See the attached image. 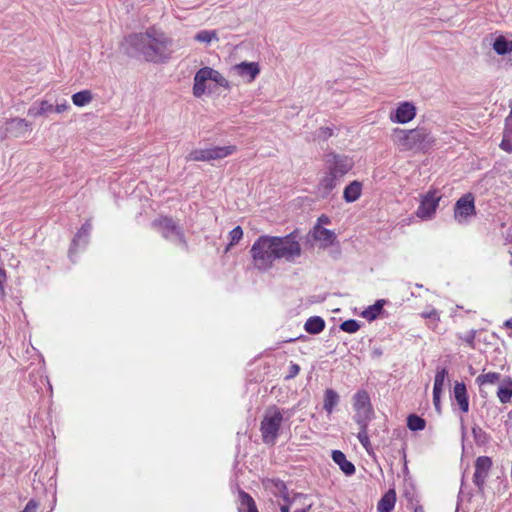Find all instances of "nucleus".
<instances>
[{
	"label": "nucleus",
	"mask_w": 512,
	"mask_h": 512,
	"mask_svg": "<svg viewBox=\"0 0 512 512\" xmlns=\"http://www.w3.org/2000/svg\"><path fill=\"white\" fill-rule=\"evenodd\" d=\"M312 237L323 247L332 246L337 239L334 231L326 229L320 225H315L312 230Z\"/></svg>",
	"instance_id": "obj_15"
},
{
	"label": "nucleus",
	"mask_w": 512,
	"mask_h": 512,
	"mask_svg": "<svg viewBox=\"0 0 512 512\" xmlns=\"http://www.w3.org/2000/svg\"><path fill=\"white\" fill-rule=\"evenodd\" d=\"M250 255L253 267L263 272L270 270L276 260L294 262L302 255L298 231L285 236L262 235L252 244Z\"/></svg>",
	"instance_id": "obj_1"
},
{
	"label": "nucleus",
	"mask_w": 512,
	"mask_h": 512,
	"mask_svg": "<svg viewBox=\"0 0 512 512\" xmlns=\"http://www.w3.org/2000/svg\"><path fill=\"white\" fill-rule=\"evenodd\" d=\"M333 461L339 465L340 469L346 475H352L355 473V466L346 459L345 454L340 450H334L332 452Z\"/></svg>",
	"instance_id": "obj_19"
},
{
	"label": "nucleus",
	"mask_w": 512,
	"mask_h": 512,
	"mask_svg": "<svg viewBox=\"0 0 512 512\" xmlns=\"http://www.w3.org/2000/svg\"><path fill=\"white\" fill-rule=\"evenodd\" d=\"M68 108L69 105L67 104V102H64L61 104H57L56 106H53V111H55L56 113H62L65 112Z\"/></svg>",
	"instance_id": "obj_47"
},
{
	"label": "nucleus",
	"mask_w": 512,
	"mask_h": 512,
	"mask_svg": "<svg viewBox=\"0 0 512 512\" xmlns=\"http://www.w3.org/2000/svg\"><path fill=\"white\" fill-rule=\"evenodd\" d=\"M493 49L498 55H505L512 52V41L507 40L504 36H498L494 43Z\"/></svg>",
	"instance_id": "obj_24"
},
{
	"label": "nucleus",
	"mask_w": 512,
	"mask_h": 512,
	"mask_svg": "<svg viewBox=\"0 0 512 512\" xmlns=\"http://www.w3.org/2000/svg\"><path fill=\"white\" fill-rule=\"evenodd\" d=\"M37 508H38V503L35 500L31 499L27 503L26 507L20 512H36Z\"/></svg>",
	"instance_id": "obj_44"
},
{
	"label": "nucleus",
	"mask_w": 512,
	"mask_h": 512,
	"mask_svg": "<svg viewBox=\"0 0 512 512\" xmlns=\"http://www.w3.org/2000/svg\"><path fill=\"white\" fill-rule=\"evenodd\" d=\"M497 397L502 404L509 403L512 398V378L505 377L500 381Z\"/></svg>",
	"instance_id": "obj_18"
},
{
	"label": "nucleus",
	"mask_w": 512,
	"mask_h": 512,
	"mask_svg": "<svg viewBox=\"0 0 512 512\" xmlns=\"http://www.w3.org/2000/svg\"><path fill=\"white\" fill-rule=\"evenodd\" d=\"M353 408L357 414L369 415L372 413L370 396L367 391L359 390L353 396Z\"/></svg>",
	"instance_id": "obj_13"
},
{
	"label": "nucleus",
	"mask_w": 512,
	"mask_h": 512,
	"mask_svg": "<svg viewBox=\"0 0 512 512\" xmlns=\"http://www.w3.org/2000/svg\"><path fill=\"white\" fill-rule=\"evenodd\" d=\"M447 376L448 371L446 368L438 369L434 378L433 390L443 391Z\"/></svg>",
	"instance_id": "obj_28"
},
{
	"label": "nucleus",
	"mask_w": 512,
	"mask_h": 512,
	"mask_svg": "<svg viewBox=\"0 0 512 512\" xmlns=\"http://www.w3.org/2000/svg\"><path fill=\"white\" fill-rule=\"evenodd\" d=\"M501 375L497 372L482 373L476 378V383L479 386L485 384H495L500 380Z\"/></svg>",
	"instance_id": "obj_26"
},
{
	"label": "nucleus",
	"mask_w": 512,
	"mask_h": 512,
	"mask_svg": "<svg viewBox=\"0 0 512 512\" xmlns=\"http://www.w3.org/2000/svg\"><path fill=\"white\" fill-rule=\"evenodd\" d=\"M414 512H423L422 508H416Z\"/></svg>",
	"instance_id": "obj_53"
},
{
	"label": "nucleus",
	"mask_w": 512,
	"mask_h": 512,
	"mask_svg": "<svg viewBox=\"0 0 512 512\" xmlns=\"http://www.w3.org/2000/svg\"><path fill=\"white\" fill-rule=\"evenodd\" d=\"M382 309V304L377 302L373 307H371L372 318L376 317V314L379 313Z\"/></svg>",
	"instance_id": "obj_50"
},
{
	"label": "nucleus",
	"mask_w": 512,
	"mask_h": 512,
	"mask_svg": "<svg viewBox=\"0 0 512 512\" xmlns=\"http://www.w3.org/2000/svg\"><path fill=\"white\" fill-rule=\"evenodd\" d=\"M441 196L436 190H429L421 197L420 205L417 208L416 215L421 219H428L433 216L439 205Z\"/></svg>",
	"instance_id": "obj_6"
},
{
	"label": "nucleus",
	"mask_w": 512,
	"mask_h": 512,
	"mask_svg": "<svg viewBox=\"0 0 512 512\" xmlns=\"http://www.w3.org/2000/svg\"><path fill=\"white\" fill-rule=\"evenodd\" d=\"M358 423L361 426V430L358 433L357 438L363 447L369 452L370 440L366 431V423L363 420H360Z\"/></svg>",
	"instance_id": "obj_31"
},
{
	"label": "nucleus",
	"mask_w": 512,
	"mask_h": 512,
	"mask_svg": "<svg viewBox=\"0 0 512 512\" xmlns=\"http://www.w3.org/2000/svg\"><path fill=\"white\" fill-rule=\"evenodd\" d=\"M205 83L206 82L199 81L196 76L194 77V85H193L194 96L201 97L205 93V90H206Z\"/></svg>",
	"instance_id": "obj_39"
},
{
	"label": "nucleus",
	"mask_w": 512,
	"mask_h": 512,
	"mask_svg": "<svg viewBox=\"0 0 512 512\" xmlns=\"http://www.w3.org/2000/svg\"><path fill=\"white\" fill-rule=\"evenodd\" d=\"M311 508V505H308L307 508H303V509H299V510H296L294 512H308V510Z\"/></svg>",
	"instance_id": "obj_52"
},
{
	"label": "nucleus",
	"mask_w": 512,
	"mask_h": 512,
	"mask_svg": "<svg viewBox=\"0 0 512 512\" xmlns=\"http://www.w3.org/2000/svg\"><path fill=\"white\" fill-rule=\"evenodd\" d=\"M239 496L241 504L247 508L248 512H258L254 499L248 493L240 491Z\"/></svg>",
	"instance_id": "obj_29"
},
{
	"label": "nucleus",
	"mask_w": 512,
	"mask_h": 512,
	"mask_svg": "<svg viewBox=\"0 0 512 512\" xmlns=\"http://www.w3.org/2000/svg\"><path fill=\"white\" fill-rule=\"evenodd\" d=\"M323 162L324 166L316 189L322 198H326L338 186L341 179L352 170L354 162L349 156L335 152L324 154Z\"/></svg>",
	"instance_id": "obj_3"
},
{
	"label": "nucleus",
	"mask_w": 512,
	"mask_h": 512,
	"mask_svg": "<svg viewBox=\"0 0 512 512\" xmlns=\"http://www.w3.org/2000/svg\"><path fill=\"white\" fill-rule=\"evenodd\" d=\"M230 242L226 247V251H228L231 247L238 244L239 241L243 238V230L240 226H236L229 233Z\"/></svg>",
	"instance_id": "obj_30"
},
{
	"label": "nucleus",
	"mask_w": 512,
	"mask_h": 512,
	"mask_svg": "<svg viewBox=\"0 0 512 512\" xmlns=\"http://www.w3.org/2000/svg\"><path fill=\"white\" fill-rule=\"evenodd\" d=\"M499 147L507 153L512 152V136L509 133L508 128H505L503 139H502Z\"/></svg>",
	"instance_id": "obj_36"
},
{
	"label": "nucleus",
	"mask_w": 512,
	"mask_h": 512,
	"mask_svg": "<svg viewBox=\"0 0 512 512\" xmlns=\"http://www.w3.org/2000/svg\"><path fill=\"white\" fill-rule=\"evenodd\" d=\"M211 80L217 83L219 86L224 87L226 89L230 87L228 80L225 77H223L222 74L219 73L217 70L213 69Z\"/></svg>",
	"instance_id": "obj_38"
},
{
	"label": "nucleus",
	"mask_w": 512,
	"mask_h": 512,
	"mask_svg": "<svg viewBox=\"0 0 512 512\" xmlns=\"http://www.w3.org/2000/svg\"><path fill=\"white\" fill-rule=\"evenodd\" d=\"M475 214V197L472 193H466L456 201L454 206L455 219L462 221Z\"/></svg>",
	"instance_id": "obj_8"
},
{
	"label": "nucleus",
	"mask_w": 512,
	"mask_h": 512,
	"mask_svg": "<svg viewBox=\"0 0 512 512\" xmlns=\"http://www.w3.org/2000/svg\"><path fill=\"white\" fill-rule=\"evenodd\" d=\"M51 111H53V105L49 104L47 101H41L39 109L36 111L34 109H29L28 113L33 116H42Z\"/></svg>",
	"instance_id": "obj_32"
},
{
	"label": "nucleus",
	"mask_w": 512,
	"mask_h": 512,
	"mask_svg": "<svg viewBox=\"0 0 512 512\" xmlns=\"http://www.w3.org/2000/svg\"><path fill=\"white\" fill-rule=\"evenodd\" d=\"M262 485L275 497H281L285 502H289L290 495L286 484L278 478H265L262 480Z\"/></svg>",
	"instance_id": "obj_11"
},
{
	"label": "nucleus",
	"mask_w": 512,
	"mask_h": 512,
	"mask_svg": "<svg viewBox=\"0 0 512 512\" xmlns=\"http://www.w3.org/2000/svg\"><path fill=\"white\" fill-rule=\"evenodd\" d=\"M127 44L147 62L163 63L172 55V39L163 31L150 27L126 38Z\"/></svg>",
	"instance_id": "obj_2"
},
{
	"label": "nucleus",
	"mask_w": 512,
	"mask_h": 512,
	"mask_svg": "<svg viewBox=\"0 0 512 512\" xmlns=\"http://www.w3.org/2000/svg\"><path fill=\"white\" fill-rule=\"evenodd\" d=\"M339 402V395L336 391H334L333 389H326L325 390V394H324V403H323V408L324 410L330 414L332 413L334 407L338 404Z\"/></svg>",
	"instance_id": "obj_23"
},
{
	"label": "nucleus",
	"mask_w": 512,
	"mask_h": 512,
	"mask_svg": "<svg viewBox=\"0 0 512 512\" xmlns=\"http://www.w3.org/2000/svg\"><path fill=\"white\" fill-rule=\"evenodd\" d=\"M152 227L158 230L165 239L171 236H177L181 240L184 238L182 230L172 217L160 215L152 222Z\"/></svg>",
	"instance_id": "obj_7"
},
{
	"label": "nucleus",
	"mask_w": 512,
	"mask_h": 512,
	"mask_svg": "<svg viewBox=\"0 0 512 512\" xmlns=\"http://www.w3.org/2000/svg\"><path fill=\"white\" fill-rule=\"evenodd\" d=\"M453 394L455 403L458 405L459 410L462 413H467L469 410V400L465 384L463 382H456Z\"/></svg>",
	"instance_id": "obj_16"
},
{
	"label": "nucleus",
	"mask_w": 512,
	"mask_h": 512,
	"mask_svg": "<svg viewBox=\"0 0 512 512\" xmlns=\"http://www.w3.org/2000/svg\"><path fill=\"white\" fill-rule=\"evenodd\" d=\"M340 329L347 333H355L360 329V325L356 320L349 319L341 323Z\"/></svg>",
	"instance_id": "obj_33"
},
{
	"label": "nucleus",
	"mask_w": 512,
	"mask_h": 512,
	"mask_svg": "<svg viewBox=\"0 0 512 512\" xmlns=\"http://www.w3.org/2000/svg\"><path fill=\"white\" fill-rule=\"evenodd\" d=\"M330 223H331L330 218L327 215L322 214L321 216L318 217L316 225L322 226V225H328Z\"/></svg>",
	"instance_id": "obj_48"
},
{
	"label": "nucleus",
	"mask_w": 512,
	"mask_h": 512,
	"mask_svg": "<svg viewBox=\"0 0 512 512\" xmlns=\"http://www.w3.org/2000/svg\"><path fill=\"white\" fill-rule=\"evenodd\" d=\"M332 136L333 129L330 127H321L317 132V138L322 141H326Z\"/></svg>",
	"instance_id": "obj_40"
},
{
	"label": "nucleus",
	"mask_w": 512,
	"mask_h": 512,
	"mask_svg": "<svg viewBox=\"0 0 512 512\" xmlns=\"http://www.w3.org/2000/svg\"><path fill=\"white\" fill-rule=\"evenodd\" d=\"M393 143L402 151H419L427 147L429 133L424 128L393 130Z\"/></svg>",
	"instance_id": "obj_4"
},
{
	"label": "nucleus",
	"mask_w": 512,
	"mask_h": 512,
	"mask_svg": "<svg viewBox=\"0 0 512 512\" xmlns=\"http://www.w3.org/2000/svg\"><path fill=\"white\" fill-rule=\"evenodd\" d=\"M282 418H263L261 422V431L263 441L267 444L274 443Z\"/></svg>",
	"instance_id": "obj_12"
},
{
	"label": "nucleus",
	"mask_w": 512,
	"mask_h": 512,
	"mask_svg": "<svg viewBox=\"0 0 512 512\" xmlns=\"http://www.w3.org/2000/svg\"><path fill=\"white\" fill-rule=\"evenodd\" d=\"M492 466V461L489 457L481 456L478 457L475 462V472L473 476V482L478 487L479 490H482L484 484L486 482V478L488 477L489 471Z\"/></svg>",
	"instance_id": "obj_9"
},
{
	"label": "nucleus",
	"mask_w": 512,
	"mask_h": 512,
	"mask_svg": "<svg viewBox=\"0 0 512 512\" xmlns=\"http://www.w3.org/2000/svg\"><path fill=\"white\" fill-rule=\"evenodd\" d=\"M506 128H508V131L512 136V107L508 117L506 118Z\"/></svg>",
	"instance_id": "obj_49"
},
{
	"label": "nucleus",
	"mask_w": 512,
	"mask_h": 512,
	"mask_svg": "<svg viewBox=\"0 0 512 512\" xmlns=\"http://www.w3.org/2000/svg\"><path fill=\"white\" fill-rule=\"evenodd\" d=\"M472 432L477 442L483 443L485 441V435L481 428L473 427Z\"/></svg>",
	"instance_id": "obj_43"
},
{
	"label": "nucleus",
	"mask_w": 512,
	"mask_h": 512,
	"mask_svg": "<svg viewBox=\"0 0 512 512\" xmlns=\"http://www.w3.org/2000/svg\"><path fill=\"white\" fill-rule=\"evenodd\" d=\"M363 185L360 181L354 180L350 182L343 191V199L347 203L357 201L362 195Z\"/></svg>",
	"instance_id": "obj_17"
},
{
	"label": "nucleus",
	"mask_w": 512,
	"mask_h": 512,
	"mask_svg": "<svg viewBox=\"0 0 512 512\" xmlns=\"http://www.w3.org/2000/svg\"><path fill=\"white\" fill-rule=\"evenodd\" d=\"M195 40L209 44L212 41H218V35L215 30H201L195 35Z\"/></svg>",
	"instance_id": "obj_27"
},
{
	"label": "nucleus",
	"mask_w": 512,
	"mask_h": 512,
	"mask_svg": "<svg viewBox=\"0 0 512 512\" xmlns=\"http://www.w3.org/2000/svg\"><path fill=\"white\" fill-rule=\"evenodd\" d=\"M300 372V366L296 363H291L289 366V372L286 375L285 379H292L296 377Z\"/></svg>",
	"instance_id": "obj_42"
},
{
	"label": "nucleus",
	"mask_w": 512,
	"mask_h": 512,
	"mask_svg": "<svg viewBox=\"0 0 512 512\" xmlns=\"http://www.w3.org/2000/svg\"><path fill=\"white\" fill-rule=\"evenodd\" d=\"M416 116V107L411 102H402L398 105L390 119L394 123L405 124L413 120Z\"/></svg>",
	"instance_id": "obj_10"
},
{
	"label": "nucleus",
	"mask_w": 512,
	"mask_h": 512,
	"mask_svg": "<svg viewBox=\"0 0 512 512\" xmlns=\"http://www.w3.org/2000/svg\"><path fill=\"white\" fill-rule=\"evenodd\" d=\"M441 394H442V391H436V390H433V403L437 409L438 412L439 411V404H440V398H441Z\"/></svg>",
	"instance_id": "obj_46"
},
{
	"label": "nucleus",
	"mask_w": 512,
	"mask_h": 512,
	"mask_svg": "<svg viewBox=\"0 0 512 512\" xmlns=\"http://www.w3.org/2000/svg\"><path fill=\"white\" fill-rule=\"evenodd\" d=\"M303 495L300 493H295L293 498L289 500V502H285V504L281 505L280 510L281 512H289L290 511V504L295 500L297 497H302Z\"/></svg>",
	"instance_id": "obj_45"
},
{
	"label": "nucleus",
	"mask_w": 512,
	"mask_h": 512,
	"mask_svg": "<svg viewBox=\"0 0 512 512\" xmlns=\"http://www.w3.org/2000/svg\"><path fill=\"white\" fill-rule=\"evenodd\" d=\"M12 125H15L16 128H18L22 132H26L29 130V123L25 119L16 118L11 121Z\"/></svg>",
	"instance_id": "obj_41"
},
{
	"label": "nucleus",
	"mask_w": 512,
	"mask_h": 512,
	"mask_svg": "<svg viewBox=\"0 0 512 512\" xmlns=\"http://www.w3.org/2000/svg\"><path fill=\"white\" fill-rule=\"evenodd\" d=\"M304 328L310 334H318L324 330L325 321L319 316L310 317L305 322Z\"/></svg>",
	"instance_id": "obj_21"
},
{
	"label": "nucleus",
	"mask_w": 512,
	"mask_h": 512,
	"mask_svg": "<svg viewBox=\"0 0 512 512\" xmlns=\"http://www.w3.org/2000/svg\"><path fill=\"white\" fill-rule=\"evenodd\" d=\"M93 99L90 90H82L72 95V102L78 107H83L89 104Z\"/></svg>",
	"instance_id": "obj_25"
},
{
	"label": "nucleus",
	"mask_w": 512,
	"mask_h": 512,
	"mask_svg": "<svg viewBox=\"0 0 512 512\" xmlns=\"http://www.w3.org/2000/svg\"><path fill=\"white\" fill-rule=\"evenodd\" d=\"M458 338L465 343L469 348L475 349V338H476V331L470 330L464 335L459 334Z\"/></svg>",
	"instance_id": "obj_35"
},
{
	"label": "nucleus",
	"mask_w": 512,
	"mask_h": 512,
	"mask_svg": "<svg viewBox=\"0 0 512 512\" xmlns=\"http://www.w3.org/2000/svg\"><path fill=\"white\" fill-rule=\"evenodd\" d=\"M504 327L505 328H509V329H512V317L507 319L505 322H504Z\"/></svg>",
	"instance_id": "obj_51"
},
{
	"label": "nucleus",
	"mask_w": 512,
	"mask_h": 512,
	"mask_svg": "<svg viewBox=\"0 0 512 512\" xmlns=\"http://www.w3.org/2000/svg\"><path fill=\"white\" fill-rule=\"evenodd\" d=\"M212 71L213 68L211 67H203L196 72L195 76L199 81L206 82L207 80H211Z\"/></svg>",
	"instance_id": "obj_37"
},
{
	"label": "nucleus",
	"mask_w": 512,
	"mask_h": 512,
	"mask_svg": "<svg viewBox=\"0 0 512 512\" xmlns=\"http://www.w3.org/2000/svg\"><path fill=\"white\" fill-rule=\"evenodd\" d=\"M237 147L235 145L228 146H214L210 148H199L192 150L188 156L187 161L195 162H208L212 160H220L235 153Z\"/></svg>",
	"instance_id": "obj_5"
},
{
	"label": "nucleus",
	"mask_w": 512,
	"mask_h": 512,
	"mask_svg": "<svg viewBox=\"0 0 512 512\" xmlns=\"http://www.w3.org/2000/svg\"><path fill=\"white\" fill-rule=\"evenodd\" d=\"M420 315L428 320L427 326L430 329L434 331L437 329L440 323V313L434 307H428Z\"/></svg>",
	"instance_id": "obj_22"
},
{
	"label": "nucleus",
	"mask_w": 512,
	"mask_h": 512,
	"mask_svg": "<svg viewBox=\"0 0 512 512\" xmlns=\"http://www.w3.org/2000/svg\"><path fill=\"white\" fill-rule=\"evenodd\" d=\"M426 422L424 418H407V426L412 431H419L425 428Z\"/></svg>",
	"instance_id": "obj_34"
},
{
	"label": "nucleus",
	"mask_w": 512,
	"mask_h": 512,
	"mask_svg": "<svg viewBox=\"0 0 512 512\" xmlns=\"http://www.w3.org/2000/svg\"><path fill=\"white\" fill-rule=\"evenodd\" d=\"M234 70L247 83L253 82L260 73L259 65L255 62H241L234 66Z\"/></svg>",
	"instance_id": "obj_14"
},
{
	"label": "nucleus",
	"mask_w": 512,
	"mask_h": 512,
	"mask_svg": "<svg viewBox=\"0 0 512 512\" xmlns=\"http://www.w3.org/2000/svg\"><path fill=\"white\" fill-rule=\"evenodd\" d=\"M396 502V493L394 490L386 492L378 502L377 509L379 512H391Z\"/></svg>",
	"instance_id": "obj_20"
}]
</instances>
